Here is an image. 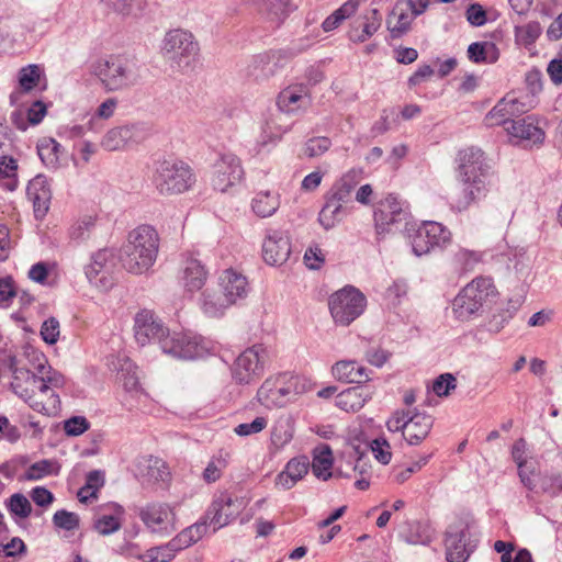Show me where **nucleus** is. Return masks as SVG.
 Masks as SVG:
<instances>
[{
  "label": "nucleus",
  "mask_w": 562,
  "mask_h": 562,
  "mask_svg": "<svg viewBox=\"0 0 562 562\" xmlns=\"http://www.w3.org/2000/svg\"><path fill=\"white\" fill-rule=\"evenodd\" d=\"M134 335L140 346L158 341L164 353L178 359L204 356L206 347L201 338L187 333L170 334L151 311L143 310L135 316Z\"/></svg>",
  "instance_id": "1"
},
{
  "label": "nucleus",
  "mask_w": 562,
  "mask_h": 562,
  "mask_svg": "<svg viewBox=\"0 0 562 562\" xmlns=\"http://www.w3.org/2000/svg\"><path fill=\"white\" fill-rule=\"evenodd\" d=\"M491 167L482 149L469 147L458 154L457 180L461 186L460 195L451 207L458 212L467 211L486 198L492 182Z\"/></svg>",
  "instance_id": "2"
},
{
  "label": "nucleus",
  "mask_w": 562,
  "mask_h": 562,
  "mask_svg": "<svg viewBox=\"0 0 562 562\" xmlns=\"http://www.w3.org/2000/svg\"><path fill=\"white\" fill-rule=\"evenodd\" d=\"M159 248V237L156 229L149 225H140L130 232L127 241L121 249L123 267L132 273L146 272L156 261Z\"/></svg>",
  "instance_id": "3"
},
{
  "label": "nucleus",
  "mask_w": 562,
  "mask_h": 562,
  "mask_svg": "<svg viewBox=\"0 0 562 562\" xmlns=\"http://www.w3.org/2000/svg\"><path fill=\"white\" fill-rule=\"evenodd\" d=\"M92 74L106 92L123 91L139 81L138 69L134 61L123 56H110L93 63Z\"/></svg>",
  "instance_id": "4"
},
{
  "label": "nucleus",
  "mask_w": 562,
  "mask_h": 562,
  "mask_svg": "<svg viewBox=\"0 0 562 562\" xmlns=\"http://www.w3.org/2000/svg\"><path fill=\"white\" fill-rule=\"evenodd\" d=\"M496 288L490 278H476L468 283L454 297L452 312L457 319L469 321L479 316L496 296Z\"/></svg>",
  "instance_id": "5"
},
{
  "label": "nucleus",
  "mask_w": 562,
  "mask_h": 562,
  "mask_svg": "<svg viewBox=\"0 0 562 562\" xmlns=\"http://www.w3.org/2000/svg\"><path fill=\"white\" fill-rule=\"evenodd\" d=\"M7 366L12 373L11 389L30 407L38 413L50 415L60 407V400L56 393L48 396L47 402L34 400L36 394L37 375L24 367L19 366L16 357H9Z\"/></svg>",
  "instance_id": "6"
},
{
  "label": "nucleus",
  "mask_w": 562,
  "mask_h": 562,
  "mask_svg": "<svg viewBox=\"0 0 562 562\" xmlns=\"http://www.w3.org/2000/svg\"><path fill=\"white\" fill-rule=\"evenodd\" d=\"M474 520L458 517L445 532L446 559L448 562H465L475 550L479 539L472 532Z\"/></svg>",
  "instance_id": "7"
},
{
  "label": "nucleus",
  "mask_w": 562,
  "mask_h": 562,
  "mask_svg": "<svg viewBox=\"0 0 562 562\" xmlns=\"http://www.w3.org/2000/svg\"><path fill=\"white\" fill-rule=\"evenodd\" d=\"M154 182L161 194L182 193L194 184L195 176L184 161L165 159L156 167Z\"/></svg>",
  "instance_id": "8"
},
{
  "label": "nucleus",
  "mask_w": 562,
  "mask_h": 562,
  "mask_svg": "<svg viewBox=\"0 0 562 562\" xmlns=\"http://www.w3.org/2000/svg\"><path fill=\"white\" fill-rule=\"evenodd\" d=\"M375 231L378 235L396 232H411V213L407 205L390 194L382 200L374 211Z\"/></svg>",
  "instance_id": "9"
},
{
  "label": "nucleus",
  "mask_w": 562,
  "mask_h": 562,
  "mask_svg": "<svg viewBox=\"0 0 562 562\" xmlns=\"http://www.w3.org/2000/svg\"><path fill=\"white\" fill-rule=\"evenodd\" d=\"M328 306L336 325L349 326L364 312L367 299L358 289L347 285L329 296Z\"/></svg>",
  "instance_id": "10"
},
{
  "label": "nucleus",
  "mask_w": 562,
  "mask_h": 562,
  "mask_svg": "<svg viewBox=\"0 0 562 562\" xmlns=\"http://www.w3.org/2000/svg\"><path fill=\"white\" fill-rule=\"evenodd\" d=\"M270 351L262 344L245 349L234 361L232 375L236 383L248 385L257 382L265 373Z\"/></svg>",
  "instance_id": "11"
},
{
  "label": "nucleus",
  "mask_w": 562,
  "mask_h": 562,
  "mask_svg": "<svg viewBox=\"0 0 562 562\" xmlns=\"http://www.w3.org/2000/svg\"><path fill=\"white\" fill-rule=\"evenodd\" d=\"M407 236L411 239L413 252L418 257L442 249L451 241V233L437 222H425L417 228H414L412 223Z\"/></svg>",
  "instance_id": "12"
},
{
  "label": "nucleus",
  "mask_w": 562,
  "mask_h": 562,
  "mask_svg": "<svg viewBox=\"0 0 562 562\" xmlns=\"http://www.w3.org/2000/svg\"><path fill=\"white\" fill-rule=\"evenodd\" d=\"M162 52L166 58L176 64L179 70H184L195 60L199 45L191 33L173 30L166 34Z\"/></svg>",
  "instance_id": "13"
},
{
  "label": "nucleus",
  "mask_w": 562,
  "mask_h": 562,
  "mask_svg": "<svg viewBox=\"0 0 562 562\" xmlns=\"http://www.w3.org/2000/svg\"><path fill=\"white\" fill-rule=\"evenodd\" d=\"M115 257L110 249H100L91 257V262L85 269L88 281L95 288L108 291L114 284L113 271Z\"/></svg>",
  "instance_id": "14"
},
{
  "label": "nucleus",
  "mask_w": 562,
  "mask_h": 562,
  "mask_svg": "<svg viewBox=\"0 0 562 562\" xmlns=\"http://www.w3.org/2000/svg\"><path fill=\"white\" fill-rule=\"evenodd\" d=\"M244 177V169L239 158L232 154H221L213 164L212 186L220 192H226L229 188L239 183Z\"/></svg>",
  "instance_id": "15"
},
{
  "label": "nucleus",
  "mask_w": 562,
  "mask_h": 562,
  "mask_svg": "<svg viewBox=\"0 0 562 562\" xmlns=\"http://www.w3.org/2000/svg\"><path fill=\"white\" fill-rule=\"evenodd\" d=\"M148 135L149 128L145 123L116 126L106 132L101 140V146L109 151L120 150L144 142Z\"/></svg>",
  "instance_id": "16"
},
{
  "label": "nucleus",
  "mask_w": 562,
  "mask_h": 562,
  "mask_svg": "<svg viewBox=\"0 0 562 562\" xmlns=\"http://www.w3.org/2000/svg\"><path fill=\"white\" fill-rule=\"evenodd\" d=\"M139 518L153 532L169 536L176 530V515L165 503L147 504L140 509Z\"/></svg>",
  "instance_id": "17"
},
{
  "label": "nucleus",
  "mask_w": 562,
  "mask_h": 562,
  "mask_svg": "<svg viewBox=\"0 0 562 562\" xmlns=\"http://www.w3.org/2000/svg\"><path fill=\"white\" fill-rule=\"evenodd\" d=\"M243 499L232 497L227 492L220 493L207 509L206 517L214 526V531L228 525L241 510Z\"/></svg>",
  "instance_id": "18"
},
{
  "label": "nucleus",
  "mask_w": 562,
  "mask_h": 562,
  "mask_svg": "<svg viewBox=\"0 0 562 562\" xmlns=\"http://www.w3.org/2000/svg\"><path fill=\"white\" fill-rule=\"evenodd\" d=\"M291 254L289 237L281 231H268L262 244L263 260L270 266L283 265Z\"/></svg>",
  "instance_id": "19"
},
{
  "label": "nucleus",
  "mask_w": 562,
  "mask_h": 562,
  "mask_svg": "<svg viewBox=\"0 0 562 562\" xmlns=\"http://www.w3.org/2000/svg\"><path fill=\"white\" fill-rule=\"evenodd\" d=\"M26 195L33 204L34 216L43 220L47 214L52 200V190L47 177L40 173L30 180Z\"/></svg>",
  "instance_id": "20"
},
{
  "label": "nucleus",
  "mask_w": 562,
  "mask_h": 562,
  "mask_svg": "<svg viewBox=\"0 0 562 562\" xmlns=\"http://www.w3.org/2000/svg\"><path fill=\"white\" fill-rule=\"evenodd\" d=\"M311 104V97L306 86L294 85L283 89L277 98V106L281 113L295 114L306 110Z\"/></svg>",
  "instance_id": "21"
},
{
  "label": "nucleus",
  "mask_w": 562,
  "mask_h": 562,
  "mask_svg": "<svg viewBox=\"0 0 562 562\" xmlns=\"http://www.w3.org/2000/svg\"><path fill=\"white\" fill-rule=\"evenodd\" d=\"M136 475L147 482H167L170 479V471L167 463L154 456H143L135 460Z\"/></svg>",
  "instance_id": "22"
},
{
  "label": "nucleus",
  "mask_w": 562,
  "mask_h": 562,
  "mask_svg": "<svg viewBox=\"0 0 562 562\" xmlns=\"http://www.w3.org/2000/svg\"><path fill=\"white\" fill-rule=\"evenodd\" d=\"M412 8V0H400L392 9L386 20V27L392 38H400L409 30L412 21L416 18L411 12Z\"/></svg>",
  "instance_id": "23"
},
{
  "label": "nucleus",
  "mask_w": 562,
  "mask_h": 562,
  "mask_svg": "<svg viewBox=\"0 0 562 562\" xmlns=\"http://www.w3.org/2000/svg\"><path fill=\"white\" fill-rule=\"evenodd\" d=\"M220 288L223 296L231 305L237 303L238 300H244L248 294L246 277L233 269H227L221 274Z\"/></svg>",
  "instance_id": "24"
},
{
  "label": "nucleus",
  "mask_w": 562,
  "mask_h": 562,
  "mask_svg": "<svg viewBox=\"0 0 562 562\" xmlns=\"http://www.w3.org/2000/svg\"><path fill=\"white\" fill-rule=\"evenodd\" d=\"M257 400L267 408L283 407L291 402L279 376L265 380L257 391Z\"/></svg>",
  "instance_id": "25"
},
{
  "label": "nucleus",
  "mask_w": 562,
  "mask_h": 562,
  "mask_svg": "<svg viewBox=\"0 0 562 562\" xmlns=\"http://www.w3.org/2000/svg\"><path fill=\"white\" fill-rule=\"evenodd\" d=\"M434 425V419L426 413L408 412L404 439L411 446H417L427 438Z\"/></svg>",
  "instance_id": "26"
},
{
  "label": "nucleus",
  "mask_w": 562,
  "mask_h": 562,
  "mask_svg": "<svg viewBox=\"0 0 562 562\" xmlns=\"http://www.w3.org/2000/svg\"><path fill=\"white\" fill-rule=\"evenodd\" d=\"M310 460L306 456L291 459L284 470L277 475L276 485L283 488H292L308 472Z\"/></svg>",
  "instance_id": "27"
},
{
  "label": "nucleus",
  "mask_w": 562,
  "mask_h": 562,
  "mask_svg": "<svg viewBox=\"0 0 562 562\" xmlns=\"http://www.w3.org/2000/svg\"><path fill=\"white\" fill-rule=\"evenodd\" d=\"M506 132L519 140H528L533 144L542 143L544 132L536 124L533 116H526L512 121L510 125L505 126Z\"/></svg>",
  "instance_id": "28"
},
{
  "label": "nucleus",
  "mask_w": 562,
  "mask_h": 562,
  "mask_svg": "<svg viewBox=\"0 0 562 562\" xmlns=\"http://www.w3.org/2000/svg\"><path fill=\"white\" fill-rule=\"evenodd\" d=\"M362 171L360 169H351L346 172L327 193L330 198L335 199L345 205L351 202V193L361 180Z\"/></svg>",
  "instance_id": "29"
},
{
  "label": "nucleus",
  "mask_w": 562,
  "mask_h": 562,
  "mask_svg": "<svg viewBox=\"0 0 562 562\" xmlns=\"http://www.w3.org/2000/svg\"><path fill=\"white\" fill-rule=\"evenodd\" d=\"M331 373L338 381L345 383H364L369 381V374L363 366L352 360H341L333 366Z\"/></svg>",
  "instance_id": "30"
},
{
  "label": "nucleus",
  "mask_w": 562,
  "mask_h": 562,
  "mask_svg": "<svg viewBox=\"0 0 562 562\" xmlns=\"http://www.w3.org/2000/svg\"><path fill=\"white\" fill-rule=\"evenodd\" d=\"M36 149L45 167L53 170L60 167L63 147L57 140L52 137H42L37 142Z\"/></svg>",
  "instance_id": "31"
},
{
  "label": "nucleus",
  "mask_w": 562,
  "mask_h": 562,
  "mask_svg": "<svg viewBox=\"0 0 562 562\" xmlns=\"http://www.w3.org/2000/svg\"><path fill=\"white\" fill-rule=\"evenodd\" d=\"M207 278V271L204 266L196 259L190 258L186 260L183 273H182V282L183 286L189 292H194L204 285Z\"/></svg>",
  "instance_id": "32"
},
{
  "label": "nucleus",
  "mask_w": 562,
  "mask_h": 562,
  "mask_svg": "<svg viewBox=\"0 0 562 562\" xmlns=\"http://www.w3.org/2000/svg\"><path fill=\"white\" fill-rule=\"evenodd\" d=\"M333 453L328 445L322 443L313 451L312 471L317 479L328 480L333 474Z\"/></svg>",
  "instance_id": "33"
},
{
  "label": "nucleus",
  "mask_w": 562,
  "mask_h": 562,
  "mask_svg": "<svg viewBox=\"0 0 562 562\" xmlns=\"http://www.w3.org/2000/svg\"><path fill=\"white\" fill-rule=\"evenodd\" d=\"M400 537L411 544H428L432 540V531L427 524L412 521L400 531Z\"/></svg>",
  "instance_id": "34"
},
{
  "label": "nucleus",
  "mask_w": 562,
  "mask_h": 562,
  "mask_svg": "<svg viewBox=\"0 0 562 562\" xmlns=\"http://www.w3.org/2000/svg\"><path fill=\"white\" fill-rule=\"evenodd\" d=\"M326 201L318 214L319 224L326 229H330L342 218L346 205L337 202L335 199L326 194Z\"/></svg>",
  "instance_id": "35"
},
{
  "label": "nucleus",
  "mask_w": 562,
  "mask_h": 562,
  "mask_svg": "<svg viewBox=\"0 0 562 562\" xmlns=\"http://www.w3.org/2000/svg\"><path fill=\"white\" fill-rule=\"evenodd\" d=\"M367 0H348L337 10H335L329 16H327L322 23L324 32H330L337 29L342 21L356 13L359 5Z\"/></svg>",
  "instance_id": "36"
},
{
  "label": "nucleus",
  "mask_w": 562,
  "mask_h": 562,
  "mask_svg": "<svg viewBox=\"0 0 562 562\" xmlns=\"http://www.w3.org/2000/svg\"><path fill=\"white\" fill-rule=\"evenodd\" d=\"M468 57L475 64H493L498 59L499 53L494 43L475 42L468 47Z\"/></svg>",
  "instance_id": "37"
},
{
  "label": "nucleus",
  "mask_w": 562,
  "mask_h": 562,
  "mask_svg": "<svg viewBox=\"0 0 562 562\" xmlns=\"http://www.w3.org/2000/svg\"><path fill=\"white\" fill-rule=\"evenodd\" d=\"M515 106V102L512 101L510 95L507 94L499 100L496 105L486 115V122L488 125H510L513 119L512 108Z\"/></svg>",
  "instance_id": "38"
},
{
  "label": "nucleus",
  "mask_w": 562,
  "mask_h": 562,
  "mask_svg": "<svg viewBox=\"0 0 562 562\" xmlns=\"http://www.w3.org/2000/svg\"><path fill=\"white\" fill-rule=\"evenodd\" d=\"M206 521L195 522L192 526L183 529L171 540V547H177V550H182L198 542L206 532Z\"/></svg>",
  "instance_id": "39"
},
{
  "label": "nucleus",
  "mask_w": 562,
  "mask_h": 562,
  "mask_svg": "<svg viewBox=\"0 0 562 562\" xmlns=\"http://www.w3.org/2000/svg\"><path fill=\"white\" fill-rule=\"evenodd\" d=\"M279 206V195L269 191L257 193L251 203L252 211L260 217L273 215Z\"/></svg>",
  "instance_id": "40"
},
{
  "label": "nucleus",
  "mask_w": 562,
  "mask_h": 562,
  "mask_svg": "<svg viewBox=\"0 0 562 562\" xmlns=\"http://www.w3.org/2000/svg\"><path fill=\"white\" fill-rule=\"evenodd\" d=\"M268 19L279 26L290 12L296 9L292 0H262Z\"/></svg>",
  "instance_id": "41"
},
{
  "label": "nucleus",
  "mask_w": 562,
  "mask_h": 562,
  "mask_svg": "<svg viewBox=\"0 0 562 562\" xmlns=\"http://www.w3.org/2000/svg\"><path fill=\"white\" fill-rule=\"evenodd\" d=\"M201 306L203 312L210 317H217L231 306V303L223 296L222 292L205 291L202 294Z\"/></svg>",
  "instance_id": "42"
},
{
  "label": "nucleus",
  "mask_w": 562,
  "mask_h": 562,
  "mask_svg": "<svg viewBox=\"0 0 562 562\" xmlns=\"http://www.w3.org/2000/svg\"><path fill=\"white\" fill-rule=\"evenodd\" d=\"M59 469L60 467L56 460L43 459L31 464L23 477L26 481H37L47 475H57Z\"/></svg>",
  "instance_id": "43"
},
{
  "label": "nucleus",
  "mask_w": 562,
  "mask_h": 562,
  "mask_svg": "<svg viewBox=\"0 0 562 562\" xmlns=\"http://www.w3.org/2000/svg\"><path fill=\"white\" fill-rule=\"evenodd\" d=\"M228 457L229 454L224 451L214 456L203 471V480L207 483L216 482L222 476L223 470L228 465Z\"/></svg>",
  "instance_id": "44"
},
{
  "label": "nucleus",
  "mask_w": 562,
  "mask_h": 562,
  "mask_svg": "<svg viewBox=\"0 0 562 562\" xmlns=\"http://www.w3.org/2000/svg\"><path fill=\"white\" fill-rule=\"evenodd\" d=\"M482 260V254L475 250L459 248L453 254V263L462 271H471Z\"/></svg>",
  "instance_id": "45"
},
{
  "label": "nucleus",
  "mask_w": 562,
  "mask_h": 562,
  "mask_svg": "<svg viewBox=\"0 0 562 562\" xmlns=\"http://www.w3.org/2000/svg\"><path fill=\"white\" fill-rule=\"evenodd\" d=\"M7 508L12 515L19 518H27L32 513L30 501L21 493H15L10 496L7 502Z\"/></svg>",
  "instance_id": "46"
},
{
  "label": "nucleus",
  "mask_w": 562,
  "mask_h": 562,
  "mask_svg": "<svg viewBox=\"0 0 562 562\" xmlns=\"http://www.w3.org/2000/svg\"><path fill=\"white\" fill-rule=\"evenodd\" d=\"M542 33V27L539 22L531 21L522 26L515 27L516 37L525 45L529 46L536 43Z\"/></svg>",
  "instance_id": "47"
},
{
  "label": "nucleus",
  "mask_w": 562,
  "mask_h": 562,
  "mask_svg": "<svg viewBox=\"0 0 562 562\" xmlns=\"http://www.w3.org/2000/svg\"><path fill=\"white\" fill-rule=\"evenodd\" d=\"M280 382L284 385L290 401H294L297 395L306 392V382L299 375H289L286 373L279 375Z\"/></svg>",
  "instance_id": "48"
},
{
  "label": "nucleus",
  "mask_w": 562,
  "mask_h": 562,
  "mask_svg": "<svg viewBox=\"0 0 562 562\" xmlns=\"http://www.w3.org/2000/svg\"><path fill=\"white\" fill-rule=\"evenodd\" d=\"M16 168L18 165L15 159L8 158L5 156L2 157L0 162V180H7L3 186L10 191H13L16 188Z\"/></svg>",
  "instance_id": "49"
},
{
  "label": "nucleus",
  "mask_w": 562,
  "mask_h": 562,
  "mask_svg": "<svg viewBox=\"0 0 562 562\" xmlns=\"http://www.w3.org/2000/svg\"><path fill=\"white\" fill-rule=\"evenodd\" d=\"M79 521V516L76 513L68 512L66 509H59L53 516L55 527L68 531L78 529Z\"/></svg>",
  "instance_id": "50"
},
{
  "label": "nucleus",
  "mask_w": 562,
  "mask_h": 562,
  "mask_svg": "<svg viewBox=\"0 0 562 562\" xmlns=\"http://www.w3.org/2000/svg\"><path fill=\"white\" fill-rule=\"evenodd\" d=\"M177 547H171V541L166 546L155 547L146 551V562H168L175 558Z\"/></svg>",
  "instance_id": "51"
},
{
  "label": "nucleus",
  "mask_w": 562,
  "mask_h": 562,
  "mask_svg": "<svg viewBox=\"0 0 562 562\" xmlns=\"http://www.w3.org/2000/svg\"><path fill=\"white\" fill-rule=\"evenodd\" d=\"M360 19L362 22L358 25L364 29V33L375 34L382 24V14L378 8L367 10Z\"/></svg>",
  "instance_id": "52"
},
{
  "label": "nucleus",
  "mask_w": 562,
  "mask_h": 562,
  "mask_svg": "<svg viewBox=\"0 0 562 562\" xmlns=\"http://www.w3.org/2000/svg\"><path fill=\"white\" fill-rule=\"evenodd\" d=\"M94 217L86 215L75 223L69 231V236L74 240H83L89 237L91 229L94 227Z\"/></svg>",
  "instance_id": "53"
},
{
  "label": "nucleus",
  "mask_w": 562,
  "mask_h": 562,
  "mask_svg": "<svg viewBox=\"0 0 562 562\" xmlns=\"http://www.w3.org/2000/svg\"><path fill=\"white\" fill-rule=\"evenodd\" d=\"M40 80V67L37 65H29L19 72V83L23 91L32 90Z\"/></svg>",
  "instance_id": "54"
},
{
  "label": "nucleus",
  "mask_w": 562,
  "mask_h": 562,
  "mask_svg": "<svg viewBox=\"0 0 562 562\" xmlns=\"http://www.w3.org/2000/svg\"><path fill=\"white\" fill-rule=\"evenodd\" d=\"M331 145L328 137L318 136L310 138L304 145V155L314 158L326 153Z\"/></svg>",
  "instance_id": "55"
},
{
  "label": "nucleus",
  "mask_w": 562,
  "mask_h": 562,
  "mask_svg": "<svg viewBox=\"0 0 562 562\" xmlns=\"http://www.w3.org/2000/svg\"><path fill=\"white\" fill-rule=\"evenodd\" d=\"M371 450L374 456V458L381 462L382 464H389L392 458L391 452V446L389 441L383 438L379 437L372 440L371 442Z\"/></svg>",
  "instance_id": "56"
},
{
  "label": "nucleus",
  "mask_w": 562,
  "mask_h": 562,
  "mask_svg": "<svg viewBox=\"0 0 562 562\" xmlns=\"http://www.w3.org/2000/svg\"><path fill=\"white\" fill-rule=\"evenodd\" d=\"M407 294V284L404 280H396L390 285L385 293L389 305L395 307L402 303V299Z\"/></svg>",
  "instance_id": "57"
},
{
  "label": "nucleus",
  "mask_w": 562,
  "mask_h": 562,
  "mask_svg": "<svg viewBox=\"0 0 562 562\" xmlns=\"http://www.w3.org/2000/svg\"><path fill=\"white\" fill-rule=\"evenodd\" d=\"M59 322L55 317L47 318L41 327V336L43 340L48 345H54L59 338Z\"/></svg>",
  "instance_id": "58"
},
{
  "label": "nucleus",
  "mask_w": 562,
  "mask_h": 562,
  "mask_svg": "<svg viewBox=\"0 0 562 562\" xmlns=\"http://www.w3.org/2000/svg\"><path fill=\"white\" fill-rule=\"evenodd\" d=\"M430 456H424L419 458L417 461L413 462L411 465L405 469H398L394 471V481L398 484L407 481L413 473L419 471L423 467H425L429 461Z\"/></svg>",
  "instance_id": "59"
},
{
  "label": "nucleus",
  "mask_w": 562,
  "mask_h": 562,
  "mask_svg": "<svg viewBox=\"0 0 562 562\" xmlns=\"http://www.w3.org/2000/svg\"><path fill=\"white\" fill-rule=\"evenodd\" d=\"M95 530L102 535L108 536L121 528V522L113 515H103L94 522Z\"/></svg>",
  "instance_id": "60"
},
{
  "label": "nucleus",
  "mask_w": 562,
  "mask_h": 562,
  "mask_svg": "<svg viewBox=\"0 0 562 562\" xmlns=\"http://www.w3.org/2000/svg\"><path fill=\"white\" fill-rule=\"evenodd\" d=\"M456 389V378L451 373L440 374L432 383V391L438 396H447Z\"/></svg>",
  "instance_id": "61"
},
{
  "label": "nucleus",
  "mask_w": 562,
  "mask_h": 562,
  "mask_svg": "<svg viewBox=\"0 0 562 562\" xmlns=\"http://www.w3.org/2000/svg\"><path fill=\"white\" fill-rule=\"evenodd\" d=\"M267 419L265 417H256L251 423L239 424L235 427V432L238 436L245 437L262 431L267 427Z\"/></svg>",
  "instance_id": "62"
},
{
  "label": "nucleus",
  "mask_w": 562,
  "mask_h": 562,
  "mask_svg": "<svg viewBox=\"0 0 562 562\" xmlns=\"http://www.w3.org/2000/svg\"><path fill=\"white\" fill-rule=\"evenodd\" d=\"M89 422L83 416H74L65 422L64 429L68 436H79L89 428Z\"/></svg>",
  "instance_id": "63"
},
{
  "label": "nucleus",
  "mask_w": 562,
  "mask_h": 562,
  "mask_svg": "<svg viewBox=\"0 0 562 562\" xmlns=\"http://www.w3.org/2000/svg\"><path fill=\"white\" fill-rule=\"evenodd\" d=\"M540 487L543 493L551 496L558 495L562 491V477L559 474L544 475L541 479Z\"/></svg>",
  "instance_id": "64"
}]
</instances>
